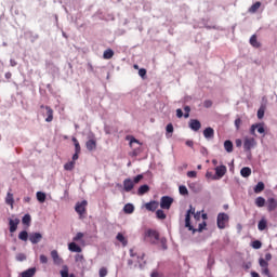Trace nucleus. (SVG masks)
Masks as SVG:
<instances>
[{
	"label": "nucleus",
	"mask_w": 277,
	"mask_h": 277,
	"mask_svg": "<svg viewBox=\"0 0 277 277\" xmlns=\"http://www.w3.org/2000/svg\"><path fill=\"white\" fill-rule=\"evenodd\" d=\"M192 215H195V219L200 215V212L196 214V208L189 207V210H187L185 215V228H188V230H192L193 233H196V228L192 226Z\"/></svg>",
	"instance_id": "f257e3e1"
},
{
	"label": "nucleus",
	"mask_w": 277,
	"mask_h": 277,
	"mask_svg": "<svg viewBox=\"0 0 277 277\" xmlns=\"http://www.w3.org/2000/svg\"><path fill=\"white\" fill-rule=\"evenodd\" d=\"M145 241H148L149 243H158L159 241V232L155 229H146L144 234Z\"/></svg>",
	"instance_id": "f03ea898"
},
{
	"label": "nucleus",
	"mask_w": 277,
	"mask_h": 277,
	"mask_svg": "<svg viewBox=\"0 0 277 277\" xmlns=\"http://www.w3.org/2000/svg\"><path fill=\"white\" fill-rule=\"evenodd\" d=\"M228 220H230L228 214L224 212L219 213L216 217L217 228H220L221 230H224V228H226V224L228 223Z\"/></svg>",
	"instance_id": "7ed1b4c3"
},
{
	"label": "nucleus",
	"mask_w": 277,
	"mask_h": 277,
	"mask_svg": "<svg viewBox=\"0 0 277 277\" xmlns=\"http://www.w3.org/2000/svg\"><path fill=\"white\" fill-rule=\"evenodd\" d=\"M172 202H174V199L172 197L162 196L160 198V209L169 211L170 207H172Z\"/></svg>",
	"instance_id": "20e7f679"
},
{
	"label": "nucleus",
	"mask_w": 277,
	"mask_h": 277,
	"mask_svg": "<svg viewBox=\"0 0 277 277\" xmlns=\"http://www.w3.org/2000/svg\"><path fill=\"white\" fill-rule=\"evenodd\" d=\"M88 207V200L78 201L75 206V211L80 217H83L85 209Z\"/></svg>",
	"instance_id": "39448f33"
},
{
	"label": "nucleus",
	"mask_w": 277,
	"mask_h": 277,
	"mask_svg": "<svg viewBox=\"0 0 277 277\" xmlns=\"http://www.w3.org/2000/svg\"><path fill=\"white\" fill-rule=\"evenodd\" d=\"M85 147L87 149H89L90 151L92 150H96V136L94 135V133H90L88 136V141L85 143Z\"/></svg>",
	"instance_id": "423d86ee"
},
{
	"label": "nucleus",
	"mask_w": 277,
	"mask_h": 277,
	"mask_svg": "<svg viewBox=\"0 0 277 277\" xmlns=\"http://www.w3.org/2000/svg\"><path fill=\"white\" fill-rule=\"evenodd\" d=\"M255 146H256V140H254V137H245L243 148L247 153H250V150Z\"/></svg>",
	"instance_id": "0eeeda50"
},
{
	"label": "nucleus",
	"mask_w": 277,
	"mask_h": 277,
	"mask_svg": "<svg viewBox=\"0 0 277 277\" xmlns=\"http://www.w3.org/2000/svg\"><path fill=\"white\" fill-rule=\"evenodd\" d=\"M214 170L215 175L212 176V181H220L226 174V166L224 164L216 167Z\"/></svg>",
	"instance_id": "6e6552de"
},
{
	"label": "nucleus",
	"mask_w": 277,
	"mask_h": 277,
	"mask_svg": "<svg viewBox=\"0 0 277 277\" xmlns=\"http://www.w3.org/2000/svg\"><path fill=\"white\" fill-rule=\"evenodd\" d=\"M43 116H47L45 122H53V110L49 106L41 105Z\"/></svg>",
	"instance_id": "1a4fd4ad"
},
{
	"label": "nucleus",
	"mask_w": 277,
	"mask_h": 277,
	"mask_svg": "<svg viewBox=\"0 0 277 277\" xmlns=\"http://www.w3.org/2000/svg\"><path fill=\"white\" fill-rule=\"evenodd\" d=\"M18 224H21V220L18 217L9 219L10 233H16Z\"/></svg>",
	"instance_id": "9d476101"
},
{
	"label": "nucleus",
	"mask_w": 277,
	"mask_h": 277,
	"mask_svg": "<svg viewBox=\"0 0 277 277\" xmlns=\"http://www.w3.org/2000/svg\"><path fill=\"white\" fill-rule=\"evenodd\" d=\"M51 256L54 265H62V263H64V259L60 256V253H57V250H52Z\"/></svg>",
	"instance_id": "9b49d317"
},
{
	"label": "nucleus",
	"mask_w": 277,
	"mask_h": 277,
	"mask_svg": "<svg viewBox=\"0 0 277 277\" xmlns=\"http://www.w3.org/2000/svg\"><path fill=\"white\" fill-rule=\"evenodd\" d=\"M29 241L32 242L34 245L40 243V241H42V234L40 233L29 234Z\"/></svg>",
	"instance_id": "f8f14e48"
},
{
	"label": "nucleus",
	"mask_w": 277,
	"mask_h": 277,
	"mask_svg": "<svg viewBox=\"0 0 277 277\" xmlns=\"http://www.w3.org/2000/svg\"><path fill=\"white\" fill-rule=\"evenodd\" d=\"M203 137L206 140H213V137H215V130H213V128L208 127L203 130Z\"/></svg>",
	"instance_id": "ddd939ff"
},
{
	"label": "nucleus",
	"mask_w": 277,
	"mask_h": 277,
	"mask_svg": "<svg viewBox=\"0 0 277 277\" xmlns=\"http://www.w3.org/2000/svg\"><path fill=\"white\" fill-rule=\"evenodd\" d=\"M135 187V184L133 183V180L131 179H126L123 181V189L124 192H131Z\"/></svg>",
	"instance_id": "4468645a"
},
{
	"label": "nucleus",
	"mask_w": 277,
	"mask_h": 277,
	"mask_svg": "<svg viewBox=\"0 0 277 277\" xmlns=\"http://www.w3.org/2000/svg\"><path fill=\"white\" fill-rule=\"evenodd\" d=\"M200 127H202V124L198 121V119H192L189 121V129H192V131H200Z\"/></svg>",
	"instance_id": "2eb2a0df"
},
{
	"label": "nucleus",
	"mask_w": 277,
	"mask_h": 277,
	"mask_svg": "<svg viewBox=\"0 0 277 277\" xmlns=\"http://www.w3.org/2000/svg\"><path fill=\"white\" fill-rule=\"evenodd\" d=\"M276 209H277L276 198H268L267 199V210L268 211H276Z\"/></svg>",
	"instance_id": "dca6fc26"
},
{
	"label": "nucleus",
	"mask_w": 277,
	"mask_h": 277,
	"mask_svg": "<svg viewBox=\"0 0 277 277\" xmlns=\"http://www.w3.org/2000/svg\"><path fill=\"white\" fill-rule=\"evenodd\" d=\"M116 239L121 243V246H123V248H127V246H129V240L127 239V237H124V235H122V233H118Z\"/></svg>",
	"instance_id": "f3484780"
},
{
	"label": "nucleus",
	"mask_w": 277,
	"mask_h": 277,
	"mask_svg": "<svg viewBox=\"0 0 277 277\" xmlns=\"http://www.w3.org/2000/svg\"><path fill=\"white\" fill-rule=\"evenodd\" d=\"M147 211H157L159 209V203L157 201H150L145 205Z\"/></svg>",
	"instance_id": "a211bd4d"
},
{
	"label": "nucleus",
	"mask_w": 277,
	"mask_h": 277,
	"mask_svg": "<svg viewBox=\"0 0 277 277\" xmlns=\"http://www.w3.org/2000/svg\"><path fill=\"white\" fill-rule=\"evenodd\" d=\"M22 277H34L36 276V267L28 268L21 274Z\"/></svg>",
	"instance_id": "6ab92c4d"
},
{
	"label": "nucleus",
	"mask_w": 277,
	"mask_h": 277,
	"mask_svg": "<svg viewBox=\"0 0 277 277\" xmlns=\"http://www.w3.org/2000/svg\"><path fill=\"white\" fill-rule=\"evenodd\" d=\"M252 174V169H250V167H243L241 170H240V175L243 177V179H248V176H250Z\"/></svg>",
	"instance_id": "aec40b11"
},
{
	"label": "nucleus",
	"mask_w": 277,
	"mask_h": 277,
	"mask_svg": "<svg viewBox=\"0 0 277 277\" xmlns=\"http://www.w3.org/2000/svg\"><path fill=\"white\" fill-rule=\"evenodd\" d=\"M148 192H150V187L148 185L144 184V185L138 187L137 195L138 196H144V194H148Z\"/></svg>",
	"instance_id": "412c9836"
},
{
	"label": "nucleus",
	"mask_w": 277,
	"mask_h": 277,
	"mask_svg": "<svg viewBox=\"0 0 277 277\" xmlns=\"http://www.w3.org/2000/svg\"><path fill=\"white\" fill-rule=\"evenodd\" d=\"M68 265H63L62 269L60 271L61 277H75V274L68 275Z\"/></svg>",
	"instance_id": "4be33fe9"
},
{
	"label": "nucleus",
	"mask_w": 277,
	"mask_h": 277,
	"mask_svg": "<svg viewBox=\"0 0 277 277\" xmlns=\"http://www.w3.org/2000/svg\"><path fill=\"white\" fill-rule=\"evenodd\" d=\"M249 42L254 49L261 48V42H259V40L256 39V35L251 36Z\"/></svg>",
	"instance_id": "5701e85b"
},
{
	"label": "nucleus",
	"mask_w": 277,
	"mask_h": 277,
	"mask_svg": "<svg viewBox=\"0 0 277 277\" xmlns=\"http://www.w3.org/2000/svg\"><path fill=\"white\" fill-rule=\"evenodd\" d=\"M68 250L70 251V252H81V247H79V245H77L76 242H70L69 245H68Z\"/></svg>",
	"instance_id": "b1692460"
},
{
	"label": "nucleus",
	"mask_w": 277,
	"mask_h": 277,
	"mask_svg": "<svg viewBox=\"0 0 277 277\" xmlns=\"http://www.w3.org/2000/svg\"><path fill=\"white\" fill-rule=\"evenodd\" d=\"M133 211H135V206H133V203H127L123 207V212L131 215V213H133Z\"/></svg>",
	"instance_id": "393cba45"
},
{
	"label": "nucleus",
	"mask_w": 277,
	"mask_h": 277,
	"mask_svg": "<svg viewBox=\"0 0 277 277\" xmlns=\"http://www.w3.org/2000/svg\"><path fill=\"white\" fill-rule=\"evenodd\" d=\"M263 189H265V184L263 182H259L254 186L253 192H254V194H261V192H263Z\"/></svg>",
	"instance_id": "a878e982"
},
{
	"label": "nucleus",
	"mask_w": 277,
	"mask_h": 277,
	"mask_svg": "<svg viewBox=\"0 0 277 277\" xmlns=\"http://www.w3.org/2000/svg\"><path fill=\"white\" fill-rule=\"evenodd\" d=\"M5 202L10 205V207H14V195L12 193L6 194Z\"/></svg>",
	"instance_id": "bb28decb"
},
{
	"label": "nucleus",
	"mask_w": 277,
	"mask_h": 277,
	"mask_svg": "<svg viewBox=\"0 0 277 277\" xmlns=\"http://www.w3.org/2000/svg\"><path fill=\"white\" fill-rule=\"evenodd\" d=\"M127 140L130 141L131 148H133V144H138V146H142V143L135 138V136L129 135L127 136Z\"/></svg>",
	"instance_id": "cd10ccee"
},
{
	"label": "nucleus",
	"mask_w": 277,
	"mask_h": 277,
	"mask_svg": "<svg viewBox=\"0 0 277 277\" xmlns=\"http://www.w3.org/2000/svg\"><path fill=\"white\" fill-rule=\"evenodd\" d=\"M265 228H267V220L262 219L258 223V229L259 230H265Z\"/></svg>",
	"instance_id": "c85d7f7f"
},
{
	"label": "nucleus",
	"mask_w": 277,
	"mask_h": 277,
	"mask_svg": "<svg viewBox=\"0 0 277 277\" xmlns=\"http://www.w3.org/2000/svg\"><path fill=\"white\" fill-rule=\"evenodd\" d=\"M224 148L226 153H233V142L230 140L225 141Z\"/></svg>",
	"instance_id": "c756f323"
},
{
	"label": "nucleus",
	"mask_w": 277,
	"mask_h": 277,
	"mask_svg": "<svg viewBox=\"0 0 277 277\" xmlns=\"http://www.w3.org/2000/svg\"><path fill=\"white\" fill-rule=\"evenodd\" d=\"M103 57H104V60H111V57H114V50H111V49L105 50Z\"/></svg>",
	"instance_id": "7c9ffc66"
},
{
	"label": "nucleus",
	"mask_w": 277,
	"mask_h": 277,
	"mask_svg": "<svg viewBox=\"0 0 277 277\" xmlns=\"http://www.w3.org/2000/svg\"><path fill=\"white\" fill-rule=\"evenodd\" d=\"M22 223L25 225V226H29L31 224V215L29 214H25L22 219Z\"/></svg>",
	"instance_id": "2f4dec72"
},
{
	"label": "nucleus",
	"mask_w": 277,
	"mask_h": 277,
	"mask_svg": "<svg viewBox=\"0 0 277 277\" xmlns=\"http://www.w3.org/2000/svg\"><path fill=\"white\" fill-rule=\"evenodd\" d=\"M18 239H21V241H27L29 239V234L27 233V230H23L18 234Z\"/></svg>",
	"instance_id": "473e14b6"
},
{
	"label": "nucleus",
	"mask_w": 277,
	"mask_h": 277,
	"mask_svg": "<svg viewBox=\"0 0 277 277\" xmlns=\"http://www.w3.org/2000/svg\"><path fill=\"white\" fill-rule=\"evenodd\" d=\"M37 200L41 203L44 202L47 200V194L37 192Z\"/></svg>",
	"instance_id": "72a5a7b5"
},
{
	"label": "nucleus",
	"mask_w": 277,
	"mask_h": 277,
	"mask_svg": "<svg viewBox=\"0 0 277 277\" xmlns=\"http://www.w3.org/2000/svg\"><path fill=\"white\" fill-rule=\"evenodd\" d=\"M71 141L74 142L75 145V153H81V145L79 144V141L77 137H72Z\"/></svg>",
	"instance_id": "f704fd0d"
},
{
	"label": "nucleus",
	"mask_w": 277,
	"mask_h": 277,
	"mask_svg": "<svg viewBox=\"0 0 277 277\" xmlns=\"http://www.w3.org/2000/svg\"><path fill=\"white\" fill-rule=\"evenodd\" d=\"M259 8H261V2H255L254 4L251 5V8L249 9V12L251 14H254L259 10Z\"/></svg>",
	"instance_id": "c9c22d12"
},
{
	"label": "nucleus",
	"mask_w": 277,
	"mask_h": 277,
	"mask_svg": "<svg viewBox=\"0 0 277 277\" xmlns=\"http://www.w3.org/2000/svg\"><path fill=\"white\" fill-rule=\"evenodd\" d=\"M255 129L261 135L265 134V127L263 123H255Z\"/></svg>",
	"instance_id": "e433bc0d"
},
{
	"label": "nucleus",
	"mask_w": 277,
	"mask_h": 277,
	"mask_svg": "<svg viewBox=\"0 0 277 277\" xmlns=\"http://www.w3.org/2000/svg\"><path fill=\"white\" fill-rule=\"evenodd\" d=\"M264 116H265V106H261L258 110L259 120H263Z\"/></svg>",
	"instance_id": "4c0bfd02"
},
{
	"label": "nucleus",
	"mask_w": 277,
	"mask_h": 277,
	"mask_svg": "<svg viewBox=\"0 0 277 277\" xmlns=\"http://www.w3.org/2000/svg\"><path fill=\"white\" fill-rule=\"evenodd\" d=\"M255 205H256V207H265V198H263V197H258L256 199H255Z\"/></svg>",
	"instance_id": "58836bf2"
},
{
	"label": "nucleus",
	"mask_w": 277,
	"mask_h": 277,
	"mask_svg": "<svg viewBox=\"0 0 277 277\" xmlns=\"http://www.w3.org/2000/svg\"><path fill=\"white\" fill-rule=\"evenodd\" d=\"M156 217L158 220H166V217H167L166 212H163V210H157L156 211Z\"/></svg>",
	"instance_id": "ea45409f"
},
{
	"label": "nucleus",
	"mask_w": 277,
	"mask_h": 277,
	"mask_svg": "<svg viewBox=\"0 0 277 277\" xmlns=\"http://www.w3.org/2000/svg\"><path fill=\"white\" fill-rule=\"evenodd\" d=\"M252 248L254 250H261L263 243L261 242V240H254L252 243H251Z\"/></svg>",
	"instance_id": "a19ab883"
},
{
	"label": "nucleus",
	"mask_w": 277,
	"mask_h": 277,
	"mask_svg": "<svg viewBox=\"0 0 277 277\" xmlns=\"http://www.w3.org/2000/svg\"><path fill=\"white\" fill-rule=\"evenodd\" d=\"M64 170H67V171L75 170V161H69V162L65 163Z\"/></svg>",
	"instance_id": "79ce46f5"
},
{
	"label": "nucleus",
	"mask_w": 277,
	"mask_h": 277,
	"mask_svg": "<svg viewBox=\"0 0 277 277\" xmlns=\"http://www.w3.org/2000/svg\"><path fill=\"white\" fill-rule=\"evenodd\" d=\"M179 192H180L181 196H187V194H189V190H187V186H185V185L180 186Z\"/></svg>",
	"instance_id": "37998d69"
},
{
	"label": "nucleus",
	"mask_w": 277,
	"mask_h": 277,
	"mask_svg": "<svg viewBox=\"0 0 277 277\" xmlns=\"http://www.w3.org/2000/svg\"><path fill=\"white\" fill-rule=\"evenodd\" d=\"M75 261H76V263H81V265H83V263H85V259L83 258V254H77L75 256Z\"/></svg>",
	"instance_id": "c03bdc74"
},
{
	"label": "nucleus",
	"mask_w": 277,
	"mask_h": 277,
	"mask_svg": "<svg viewBox=\"0 0 277 277\" xmlns=\"http://www.w3.org/2000/svg\"><path fill=\"white\" fill-rule=\"evenodd\" d=\"M166 131H167V137H171V135H168V133H174V126H172V123H168L166 127Z\"/></svg>",
	"instance_id": "a18cd8bd"
},
{
	"label": "nucleus",
	"mask_w": 277,
	"mask_h": 277,
	"mask_svg": "<svg viewBox=\"0 0 277 277\" xmlns=\"http://www.w3.org/2000/svg\"><path fill=\"white\" fill-rule=\"evenodd\" d=\"M259 263H260V267H262V268L269 267V263H267V262L265 261V259H263V258H261V259L259 260Z\"/></svg>",
	"instance_id": "49530a36"
},
{
	"label": "nucleus",
	"mask_w": 277,
	"mask_h": 277,
	"mask_svg": "<svg viewBox=\"0 0 277 277\" xmlns=\"http://www.w3.org/2000/svg\"><path fill=\"white\" fill-rule=\"evenodd\" d=\"M160 243H161L162 250H168V239L160 238Z\"/></svg>",
	"instance_id": "de8ad7c7"
},
{
	"label": "nucleus",
	"mask_w": 277,
	"mask_h": 277,
	"mask_svg": "<svg viewBox=\"0 0 277 277\" xmlns=\"http://www.w3.org/2000/svg\"><path fill=\"white\" fill-rule=\"evenodd\" d=\"M83 239V233L79 232L76 234V236L72 238L74 241H81Z\"/></svg>",
	"instance_id": "09e8293b"
},
{
	"label": "nucleus",
	"mask_w": 277,
	"mask_h": 277,
	"mask_svg": "<svg viewBox=\"0 0 277 277\" xmlns=\"http://www.w3.org/2000/svg\"><path fill=\"white\" fill-rule=\"evenodd\" d=\"M205 228H207V222L203 221L202 223L199 224L198 229L196 230H198V233H202Z\"/></svg>",
	"instance_id": "8fccbe9b"
},
{
	"label": "nucleus",
	"mask_w": 277,
	"mask_h": 277,
	"mask_svg": "<svg viewBox=\"0 0 277 277\" xmlns=\"http://www.w3.org/2000/svg\"><path fill=\"white\" fill-rule=\"evenodd\" d=\"M26 259H27V256L25 255V253H18L16 255V261L23 262V261H26Z\"/></svg>",
	"instance_id": "3c124183"
},
{
	"label": "nucleus",
	"mask_w": 277,
	"mask_h": 277,
	"mask_svg": "<svg viewBox=\"0 0 277 277\" xmlns=\"http://www.w3.org/2000/svg\"><path fill=\"white\" fill-rule=\"evenodd\" d=\"M142 179H144V175L138 174L133 179L132 183L137 184L142 181Z\"/></svg>",
	"instance_id": "603ef678"
},
{
	"label": "nucleus",
	"mask_w": 277,
	"mask_h": 277,
	"mask_svg": "<svg viewBox=\"0 0 277 277\" xmlns=\"http://www.w3.org/2000/svg\"><path fill=\"white\" fill-rule=\"evenodd\" d=\"M98 275L100 277L107 276V269L105 267L100 268Z\"/></svg>",
	"instance_id": "864d4df0"
},
{
	"label": "nucleus",
	"mask_w": 277,
	"mask_h": 277,
	"mask_svg": "<svg viewBox=\"0 0 277 277\" xmlns=\"http://www.w3.org/2000/svg\"><path fill=\"white\" fill-rule=\"evenodd\" d=\"M215 265V260L212 256H209L208 259V267L211 269V266Z\"/></svg>",
	"instance_id": "5fc2aeb1"
},
{
	"label": "nucleus",
	"mask_w": 277,
	"mask_h": 277,
	"mask_svg": "<svg viewBox=\"0 0 277 277\" xmlns=\"http://www.w3.org/2000/svg\"><path fill=\"white\" fill-rule=\"evenodd\" d=\"M40 263H42V264L49 263V258H47V255H44V254H41L40 255Z\"/></svg>",
	"instance_id": "6e6d98bb"
},
{
	"label": "nucleus",
	"mask_w": 277,
	"mask_h": 277,
	"mask_svg": "<svg viewBox=\"0 0 277 277\" xmlns=\"http://www.w3.org/2000/svg\"><path fill=\"white\" fill-rule=\"evenodd\" d=\"M213 105V102H211V100H206L203 102V107H206L207 109H209V107H211Z\"/></svg>",
	"instance_id": "4d7b16f0"
},
{
	"label": "nucleus",
	"mask_w": 277,
	"mask_h": 277,
	"mask_svg": "<svg viewBox=\"0 0 277 277\" xmlns=\"http://www.w3.org/2000/svg\"><path fill=\"white\" fill-rule=\"evenodd\" d=\"M197 174H198V173H197L196 171H188V172H187L188 179H196Z\"/></svg>",
	"instance_id": "13d9d810"
},
{
	"label": "nucleus",
	"mask_w": 277,
	"mask_h": 277,
	"mask_svg": "<svg viewBox=\"0 0 277 277\" xmlns=\"http://www.w3.org/2000/svg\"><path fill=\"white\" fill-rule=\"evenodd\" d=\"M138 75L142 77V79H144L146 77V69L144 68L138 69Z\"/></svg>",
	"instance_id": "bf43d9fd"
},
{
	"label": "nucleus",
	"mask_w": 277,
	"mask_h": 277,
	"mask_svg": "<svg viewBox=\"0 0 277 277\" xmlns=\"http://www.w3.org/2000/svg\"><path fill=\"white\" fill-rule=\"evenodd\" d=\"M250 133L251 135H256V123L251 126Z\"/></svg>",
	"instance_id": "052dcab7"
},
{
	"label": "nucleus",
	"mask_w": 277,
	"mask_h": 277,
	"mask_svg": "<svg viewBox=\"0 0 277 277\" xmlns=\"http://www.w3.org/2000/svg\"><path fill=\"white\" fill-rule=\"evenodd\" d=\"M150 277H166V276H163V274H161L159 272H153Z\"/></svg>",
	"instance_id": "680f3d73"
},
{
	"label": "nucleus",
	"mask_w": 277,
	"mask_h": 277,
	"mask_svg": "<svg viewBox=\"0 0 277 277\" xmlns=\"http://www.w3.org/2000/svg\"><path fill=\"white\" fill-rule=\"evenodd\" d=\"M262 273L265 275V276H272V275H269V268L266 266V267H264L263 269H262Z\"/></svg>",
	"instance_id": "e2e57ef3"
},
{
	"label": "nucleus",
	"mask_w": 277,
	"mask_h": 277,
	"mask_svg": "<svg viewBox=\"0 0 277 277\" xmlns=\"http://www.w3.org/2000/svg\"><path fill=\"white\" fill-rule=\"evenodd\" d=\"M235 127H236V129H239V127H241V119L240 118L235 120Z\"/></svg>",
	"instance_id": "0e129e2a"
},
{
	"label": "nucleus",
	"mask_w": 277,
	"mask_h": 277,
	"mask_svg": "<svg viewBox=\"0 0 277 277\" xmlns=\"http://www.w3.org/2000/svg\"><path fill=\"white\" fill-rule=\"evenodd\" d=\"M137 155H140V149H133L131 153L132 157H137Z\"/></svg>",
	"instance_id": "69168bd1"
},
{
	"label": "nucleus",
	"mask_w": 277,
	"mask_h": 277,
	"mask_svg": "<svg viewBox=\"0 0 277 277\" xmlns=\"http://www.w3.org/2000/svg\"><path fill=\"white\" fill-rule=\"evenodd\" d=\"M242 267H243L245 269H250V267H252V263H250V262L245 263V264L242 265Z\"/></svg>",
	"instance_id": "338daca9"
},
{
	"label": "nucleus",
	"mask_w": 277,
	"mask_h": 277,
	"mask_svg": "<svg viewBox=\"0 0 277 277\" xmlns=\"http://www.w3.org/2000/svg\"><path fill=\"white\" fill-rule=\"evenodd\" d=\"M176 116L181 118L183 116V110L181 108L176 109Z\"/></svg>",
	"instance_id": "774afa93"
}]
</instances>
